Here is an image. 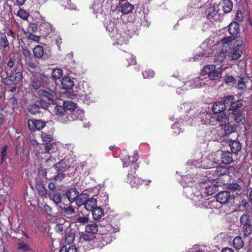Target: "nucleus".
Here are the masks:
<instances>
[{
	"mask_svg": "<svg viewBox=\"0 0 252 252\" xmlns=\"http://www.w3.org/2000/svg\"><path fill=\"white\" fill-rule=\"evenodd\" d=\"M56 114L59 116V120L62 123V119L65 120V118L67 117L68 114L65 111V108L63 104L62 106L57 105L54 109Z\"/></svg>",
	"mask_w": 252,
	"mask_h": 252,
	"instance_id": "2eb2a0df",
	"label": "nucleus"
},
{
	"mask_svg": "<svg viewBox=\"0 0 252 252\" xmlns=\"http://www.w3.org/2000/svg\"><path fill=\"white\" fill-rule=\"evenodd\" d=\"M221 162L228 164L233 161L232 153L229 152H222L221 154Z\"/></svg>",
	"mask_w": 252,
	"mask_h": 252,
	"instance_id": "4be33fe9",
	"label": "nucleus"
},
{
	"mask_svg": "<svg viewBox=\"0 0 252 252\" xmlns=\"http://www.w3.org/2000/svg\"><path fill=\"white\" fill-rule=\"evenodd\" d=\"M85 230L87 233H91L93 235L97 232L98 225L96 223L88 224L86 226Z\"/></svg>",
	"mask_w": 252,
	"mask_h": 252,
	"instance_id": "72a5a7b5",
	"label": "nucleus"
},
{
	"mask_svg": "<svg viewBox=\"0 0 252 252\" xmlns=\"http://www.w3.org/2000/svg\"><path fill=\"white\" fill-rule=\"evenodd\" d=\"M17 15L22 19L27 20L29 16V13L25 10L20 8L17 12Z\"/></svg>",
	"mask_w": 252,
	"mask_h": 252,
	"instance_id": "13d9d810",
	"label": "nucleus"
},
{
	"mask_svg": "<svg viewBox=\"0 0 252 252\" xmlns=\"http://www.w3.org/2000/svg\"><path fill=\"white\" fill-rule=\"evenodd\" d=\"M235 40L237 43H234V45L236 48L233 50V52L231 54V60H236L239 59L241 57L242 54V51L240 49V48L243 44L242 39L241 37L237 36Z\"/></svg>",
	"mask_w": 252,
	"mask_h": 252,
	"instance_id": "9d476101",
	"label": "nucleus"
},
{
	"mask_svg": "<svg viewBox=\"0 0 252 252\" xmlns=\"http://www.w3.org/2000/svg\"><path fill=\"white\" fill-rule=\"evenodd\" d=\"M56 81L44 73H41L38 78H34L32 80V86L35 90L41 87L46 88L51 87V90H56Z\"/></svg>",
	"mask_w": 252,
	"mask_h": 252,
	"instance_id": "f257e3e1",
	"label": "nucleus"
},
{
	"mask_svg": "<svg viewBox=\"0 0 252 252\" xmlns=\"http://www.w3.org/2000/svg\"><path fill=\"white\" fill-rule=\"evenodd\" d=\"M208 186V188L206 187V194L207 193L208 196L215 193L218 190V187L215 184H211Z\"/></svg>",
	"mask_w": 252,
	"mask_h": 252,
	"instance_id": "3c124183",
	"label": "nucleus"
},
{
	"mask_svg": "<svg viewBox=\"0 0 252 252\" xmlns=\"http://www.w3.org/2000/svg\"><path fill=\"white\" fill-rule=\"evenodd\" d=\"M63 75V70L61 68H55L52 70V78L54 80L60 78Z\"/></svg>",
	"mask_w": 252,
	"mask_h": 252,
	"instance_id": "de8ad7c7",
	"label": "nucleus"
},
{
	"mask_svg": "<svg viewBox=\"0 0 252 252\" xmlns=\"http://www.w3.org/2000/svg\"><path fill=\"white\" fill-rule=\"evenodd\" d=\"M96 238L92 234H82L80 236V240L82 241H91Z\"/></svg>",
	"mask_w": 252,
	"mask_h": 252,
	"instance_id": "6e6d98bb",
	"label": "nucleus"
},
{
	"mask_svg": "<svg viewBox=\"0 0 252 252\" xmlns=\"http://www.w3.org/2000/svg\"><path fill=\"white\" fill-rule=\"evenodd\" d=\"M205 85L204 78L197 77L194 79L189 80L188 81H185L184 84V87L187 90L192 89L194 88H201Z\"/></svg>",
	"mask_w": 252,
	"mask_h": 252,
	"instance_id": "6e6552de",
	"label": "nucleus"
},
{
	"mask_svg": "<svg viewBox=\"0 0 252 252\" xmlns=\"http://www.w3.org/2000/svg\"><path fill=\"white\" fill-rule=\"evenodd\" d=\"M39 29L44 36L48 35L52 31V25L48 22L42 23L40 25Z\"/></svg>",
	"mask_w": 252,
	"mask_h": 252,
	"instance_id": "412c9836",
	"label": "nucleus"
},
{
	"mask_svg": "<svg viewBox=\"0 0 252 252\" xmlns=\"http://www.w3.org/2000/svg\"><path fill=\"white\" fill-rule=\"evenodd\" d=\"M203 190V188L200 189L199 190L196 189L195 191L191 188L187 189L189 193H190L189 197L196 208H202L205 206V198L202 194Z\"/></svg>",
	"mask_w": 252,
	"mask_h": 252,
	"instance_id": "20e7f679",
	"label": "nucleus"
},
{
	"mask_svg": "<svg viewBox=\"0 0 252 252\" xmlns=\"http://www.w3.org/2000/svg\"><path fill=\"white\" fill-rule=\"evenodd\" d=\"M218 165V162L215 160L213 155L208 156L207 161H206V168L215 167Z\"/></svg>",
	"mask_w": 252,
	"mask_h": 252,
	"instance_id": "4c0bfd02",
	"label": "nucleus"
},
{
	"mask_svg": "<svg viewBox=\"0 0 252 252\" xmlns=\"http://www.w3.org/2000/svg\"><path fill=\"white\" fill-rule=\"evenodd\" d=\"M207 11H206V15L208 19L214 17L217 13L215 6H210L207 8Z\"/></svg>",
	"mask_w": 252,
	"mask_h": 252,
	"instance_id": "a18cd8bd",
	"label": "nucleus"
},
{
	"mask_svg": "<svg viewBox=\"0 0 252 252\" xmlns=\"http://www.w3.org/2000/svg\"><path fill=\"white\" fill-rule=\"evenodd\" d=\"M74 82L68 76L63 77L61 82L62 88L65 90L71 89L74 86Z\"/></svg>",
	"mask_w": 252,
	"mask_h": 252,
	"instance_id": "6ab92c4d",
	"label": "nucleus"
},
{
	"mask_svg": "<svg viewBox=\"0 0 252 252\" xmlns=\"http://www.w3.org/2000/svg\"><path fill=\"white\" fill-rule=\"evenodd\" d=\"M7 76L3 79L5 85H17L23 78V73L20 69L15 66L13 69H6Z\"/></svg>",
	"mask_w": 252,
	"mask_h": 252,
	"instance_id": "f03ea898",
	"label": "nucleus"
},
{
	"mask_svg": "<svg viewBox=\"0 0 252 252\" xmlns=\"http://www.w3.org/2000/svg\"><path fill=\"white\" fill-rule=\"evenodd\" d=\"M35 188L37 189L39 195L41 197H46L47 193V190L40 183H38L35 185Z\"/></svg>",
	"mask_w": 252,
	"mask_h": 252,
	"instance_id": "e433bc0d",
	"label": "nucleus"
},
{
	"mask_svg": "<svg viewBox=\"0 0 252 252\" xmlns=\"http://www.w3.org/2000/svg\"><path fill=\"white\" fill-rule=\"evenodd\" d=\"M9 42L4 32H0V51H6V48L9 46Z\"/></svg>",
	"mask_w": 252,
	"mask_h": 252,
	"instance_id": "aec40b11",
	"label": "nucleus"
},
{
	"mask_svg": "<svg viewBox=\"0 0 252 252\" xmlns=\"http://www.w3.org/2000/svg\"><path fill=\"white\" fill-rule=\"evenodd\" d=\"M49 197L53 200L56 204L60 203L62 201L61 194L58 191L55 193H48Z\"/></svg>",
	"mask_w": 252,
	"mask_h": 252,
	"instance_id": "58836bf2",
	"label": "nucleus"
},
{
	"mask_svg": "<svg viewBox=\"0 0 252 252\" xmlns=\"http://www.w3.org/2000/svg\"><path fill=\"white\" fill-rule=\"evenodd\" d=\"M57 172H63L65 170L69 168L68 161L65 159L61 160L54 166Z\"/></svg>",
	"mask_w": 252,
	"mask_h": 252,
	"instance_id": "a211bd4d",
	"label": "nucleus"
},
{
	"mask_svg": "<svg viewBox=\"0 0 252 252\" xmlns=\"http://www.w3.org/2000/svg\"><path fill=\"white\" fill-rule=\"evenodd\" d=\"M233 245L236 250H240L244 245V242L240 236H237L233 240Z\"/></svg>",
	"mask_w": 252,
	"mask_h": 252,
	"instance_id": "473e14b6",
	"label": "nucleus"
},
{
	"mask_svg": "<svg viewBox=\"0 0 252 252\" xmlns=\"http://www.w3.org/2000/svg\"><path fill=\"white\" fill-rule=\"evenodd\" d=\"M62 213L64 216H68L75 212V210L72 206L69 205L67 207H64L62 209Z\"/></svg>",
	"mask_w": 252,
	"mask_h": 252,
	"instance_id": "49530a36",
	"label": "nucleus"
},
{
	"mask_svg": "<svg viewBox=\"0 0 252 252\" xmlns=\"http://www.w3.org/2000/svg\"><path fill=\"white\" fill-rule=\"evenodd\" d=\"M63 104L65 108L66 113H67L68 116L65 118L66 119L65 120H63L62 121V123L66 124L68 122L77 120L79 118V115L78 112L75 110L76 108V104L71 101H64Z\"/></svg>",
	"mask_w": 252,
	"mask_h": 252,
	"instance_id": "7ed1b4c3",
	"label": "nucleus"
},
{
	"mask_svg": "<svg viewBox=\"0 0 252 252\" xmlns=\"http://www.w3.org/2000/svg\"><path fill=\"white\" fill-rule=\"evenodd\" d=\"M126 181L127 183L130 184L132 188H136L137 189L144 186H147L149 185V183L151 182V181H145L137 177V176H135L129 180H126Z\"/></svg>",
	"mask_w": 252,
	"mask_h": 252,
	"instance_id": "9b49d317",
	"label": "nucleus"
},
{
	"mask_svg": "<svg viewBox=\"0 0 252 252\" xmlns=\"http://www.w3.org/2000/svg\"><path fill=\"white\" fill-rule=\"evenodd\" d=\"M142 75L144 78L150 79L155 76V72L151 69H148L142 72Z\"/></svg>",
	"mask_w": 252,
	"mask_h": 252,
	"instance_id": "4d7b16f0",
	"label": "nucleus"
},
{
	"mask_svg": "<svg viewBox=\"0 0 252 252\" xmlns=\"http://www.w3.org/2000/svg\"><path fill=\"white\" fill-rule=\"evenodd\" d=\"M41 137L43 142V144L45 143H51L53 141V137L50 134L42 132Z\"/></svg>",
	"mask_w": 252,
	"mask_h": 252,
	"instance_id": "09e8293b",
	"label": "nucleus"
},
{
	"mask_svg": "<svg viewBox=\"0 0 252 252\" xmlns=\"http://www.w3.org/2000/svg\"><path fill=\"white\" fill-rule=\"evenodd\" d=\"M139 167V165L136 162H133L130 166V170L128 171L127 175L126 180H129L130 179L136 176V171Z\"/></svg>",
	"mask_w": 252,
	"mask_h": 252,
	"instance_id": "b1692460",
	"label": "nucleus"
},
{
	"mask_svg": "<svg viewBox=\"0 0 252 252\" xmlns=\"http://www.w3.org/2000/svg\"><path fill=\"white\" fill-rule=\"evenodd\" d=\"M36 102L38 105H39V109L42 108L44 109H47L50 105V103L47 102L46 100H44L43 99H41L39 100H36Z\"/></svg>",
	"mask_w": 252,
	"mask_h": 252,
	"instance_id": "bf43d9fd",
	"label": "nucleus"
},
{
	"mask_svg": "<svg viewBox=\"0 0 252 252\" xmlns=\"http://www.w3.org/2000/svg\"><path fill=\"white\" fill-rule=\"evenodd\" d=\"M213 117L216 118V121L218 122L220 126H223L225 123L228 121L227 117L222 113L219 114H215Z\"/></svg>",
	"mask_w": 252,
	"mask_h": 252,
	"instance_id": "cd10ccee",
	"label": "nucleus"
},
{
	"mask_svg": "<svg viewBox=\"0 0 252 252\" xmlns=\"http://www.w3.org/2000/svg\"><path fill=\"white\" fill-rule=\"evenodd\" d=\"M123 162V167L130 166L133 162H137L138 159V153H134L133 156H129L125 153H123L121 156Z\"/></svg>",
	"mask_w": 252,
	"mask_h": 252,
	"instance_id": "f8f14e48",
	"label": "nucleus"
},
{
	"mask_svg": "<svg viewBox=\"0 0 252 252\" xmlns=\"http://www.w3.org/2000/svg\"><path fill=\"white\" fill-rule=\"evenodd\" d=\"M228 30L231 35H237L239 32V25L237 22H232L228 26Z\"/></svg>",
	"mask_w": 252,
	"mask_h": 252,
	"instance_id": "5701e85b",
	"label": "nucleus"
},
{
	"mask_svg": "<svg viewBox=\"0 0 252 252\" xmlns=\"http://www.w3.org/2000/svg\"><path fill=\"white\" fill-rule=\"evenodd\" d=\"M227 188L233 191H240L241 189V186L237 183H231L227 186Z\"/></svg>",
	"mask_w": 252,
	"mask_h": 252,
	"instance_id": "052dcab7",
	"label": "nucleus"
},
{
	"mask_svg": "<svg viewBox=\"0 0 252 252\" xmlns=\"http://www.w3.org/2000/svg\"><path fill=\"white\" fill-rule=\"evenodd\" d=\"M216 199L220 205L232 204L234 202V197L228 191H222L216 195Z\"/></svg>",
	"mask_w": 252,
	"mask_h": 252,
	"instance_id": "0eeeda50",
	"label": "nucleus"
},
{
	"mask_svg": "<svg viewBox=\"0 0 252 252\" xmlns=\"http://www.w3.org/2000/svg\"><path fill=\"white\" fill-rule=\"evenodd\" d=\"M89 195L87 193H81L79 194V195L77 197L75 203L77 206L80 207L82 205H84L86 200H87Z\"/></svg>",
	"mask_w": 252,
	"mask_h": 252,
	"instance_id": "7c9ffc66",
	"label": "nucleus"
},
{
	"mask_svg": "<svg viewBox=\"0 0 252 252\" xmlns=\"http://www.w3.org/2000/svg\"><path fill=\"white\" fill-rule=\"evenodd\" d=\"M250 216L248 214H243L240 218V221L241 226H245L246 225L252 224Z\"/></svg>",
	"mask_w": 252,
	"mask_h": 252,
	"instance_id": "c9c22d12",
	"label": "nucleus"
},
{
	"mask_svg": "<svg viewBox=\"0 0 252 252\" xmlns=\"http://www.w3.org/2000/svg\"><path fill=\"white\" fill-rule=\"evenodd\" d=\"M46 125V122L41 120L32 119L28 121V127L32 131L40 130L43 129Z\"/></svg>",
	"mask_w": 252,
	"mask_h": 252,
	"instance_id": "1a4fd4ad",
	"label": "nucleus"
},
{
	"mask_svg": "<svg viewBox=\"0 0 252 252\" xmlns=\"http://www.w3.org/2000/svg\"><path fill=\"white\" fill-rule=\"evenodd\" d=\"M44 146V150H45V153L50 154L53 152L52 150L54 149V147L56 145L55 142H52L51 143H45L43 144Z\"/></svg>",
	"mask_w": 252,
	"mask_h": 252,
	"instance_id": "37998d69",
	"label": "nucleus"
},
{
	"mask_svg": "<svg viewBox=\"0 0 252 252\" xmlns=\"http://www.w3.org/2000/svg\"><path fill=\"white\" fill-rule=\"evenodd\" d=\"M50 88H47L49 90V91H47L43 89L39 90L38 92V95L44 98H46L49 101L53 102L54 100H55V96L56 93H55L56 90H51Z\"/></svg>",
	"mask_w": 252,
	"mask_h": 252,
	"instance_id": "4468645a",
	"label": "nucleus"
},
{
	"mask_svg": "<svg viewBox=\"0 0 252 252\" xmlns=\"http://www.w3.org/2000/svg\"><path fill=\"white\" fill-rule=\"evenodd\" d=\"M25 62L32 69H35L37 67L38 64V63L35 60V58L32 57L26 59Z\"/></svg>",
	"mask_w": 252,
	"mask_h": 252,
	"instance_id": "a19ab883",
	"label": "nucleus"
},
{
	"mask_svg": "<svg viewBox=\"0 0 252 252\" xmlns=\"http://www.w3.org/2000/svg\"><path fill=\"white\" fill-rule=\"evenodd\" d=\"M133 8V5L129 2H125L122 6L121 11L123 14H127L132 12Z\"/></svg>",
	"mask_w": 252,
	"mask_h": 252,
	"instance_id": "ea45409f",
	"label": "nucleus"
},
{
	"mask_svg": "<svg viewBox=\"0 0 252 252\" xmlns=\"http://www.w3.org/2000/svg\"><path fill=\"white\" fill-rule=\"evenodd\" d=\"M236 38H233L232 40V37L231 36H228L223 38L221 39V43L223 44H226L230 43V42H232L233 44L237 43V42L235 40Z\"/></svg>",
	"mask_w": 252,
	"mask_h": 252,
	"instance_id": "69168bd1",
	"label": "nucleus"
},
{
	"mask_svg": "<svg viewBox=\"0 0 252 252\" xmlns=\"http://www.w3.org/2000/svg\"><path fill=\"white\" fill-rule=\"evenodd\" d=\"M44 209L46 213L50 216L55 217L56 213L54 212L53 208L47 204L44 206Z\"/></svg>",
	"mask_w": 252,
	"mask_h": 252,
	"instance_id": "680f3d73",
	"label": "nucleus"
},
{
	"mask_svg": "<svg viewBox=\"0 0 252 252\" xmlns=\"http://www.w3.org/2000/svg\"><path fill=\"white\" fill-rule=\"evenodd\" d=\"M93 219L99 220L104 214L103 210L99 207H95L92 211Z\"/></svg>",
	"mask_w": 252,
	"mask_h": 252,
	"instance_id": "c756f323",
	"label": "nucleus"
},
{
	"mask_svg": "<svg viewBox=\"0 0 252 252\" xmlns=\"http://www.w3.org/2000/svg\"><path fill=\"white\" fill-rule=\"evenodd\" d=\"M205 54V50L201 47H199L196 50V55L193 58V61H196L199 59V58H202Z\"/></svg>",
	"mask_w": 252,
	"mask_h": 252,
	"instance_id": "864d4df0",
	"label": "nucleus"
},
{
	"mask_svg": "<svg viewBox=\"0 0 252 252\" xmlns=\"http://www.w3.org/2000/svg\"><path fill=\"white\" fill-rule=\"evenodd\" d=\"M28 111L32 114H36L40 112V109L39 108V105L37 104L36 101L33 104L29 106L28 108Z\"/></svg>",
	"mask_w": 252,
	"mask_h": 252,
	"instance_id": "8fccbe9b",
	"label": "nucleus"
},
{
	"mask_svg": "<svg viewBox=\"0 0 252 252\" xmlns=\"http://www.w3.org/2000/svg\"><path fill=\"white\" fill-rule=\"evenodd\" d=\"M7 149L8 146L7 145H5L2 148L0 153V164L1 165L3 164L5 161V158L7 153Z\"/></svg>",
	"mask_w": 252,
	"mask_h": 252,
	"instance_id": "5fc2aeb1",
	"label": "nucleus"
},
{
	"mask_svg": "<svg viewBox=\"0 0 252 252\" xmlns=\"http://www.w3.org/2000/svg\"><path fill=\"white\" fill-rule=\"evenodd\" d=\"M133 28V23L129 24L127 26L122 25L121 29L118 30L119 38H121L122 41H126L131 38L135 33Z\"/></svg>",
	"mask_w": 252,
	"mask_h": 252,
	"instance_id": "39448f33",
	"label": "nucleus"
},
{
	"mask_svg": "<svg viewBox=\"0 0 252 252\" xmlns=\"http://www.w3.org/2000/svg\"><path fill=\"white\" fill-rule=\"evenodd\" d=\"M18 248L21 249L24 251H27L30 250L31 248L30 246L23 242H20L18 243Z\"/></svg>",
	"mask_w": 252,
	"mask_h": 252,
	"instance_id": "338daca9",
	"label": "nucleus"
},
{
	"mask_svg": "<svg viewBox=\"0 0 252 252\" xmlns=\"http://www.w3.org/2000/svg\"><path fill=\"white\" fill-rule=\"evenodd\" d=\"M79 191L75 188H71L67 189L65 192V195L69 201L72 203L75 201L79 195Z\"/></svg>",
	"mask_w": 252,
	"mask_h": 252,
	"instance_id": "dca6fc26",
	"label": "nucleus"
},
{
	"mask_svg": "<svg viewBox=\"0 0 252 252\" xmlns=\"http://www.w3.org/2000/svg\"><path fill=\"white\" fill-rule=\"evenodd\" d=\"M105 227L108 232L101 234L98 238V241L97 246L99 248H102L108 244L110 243L112 241V236L111 234L117 232L116 229L111 230V227L110 224H107Z\"/></svg>",
	"mask_w": 252,
	"mask_h": 252,
	"instance_id": "423d86ee",
	"label": "nucleus"
},
{
	"mask_svg": "<svg viewBox=\"0 0 252 252\" xmlns=\"http://www.w3.org/2000/svg\"><path fill=\"white\" fill-rule=\"evenodd\" d=\"M229 146L231 150V153L234 154H237L242 148L240 142L236 140H233L230 142Z\"/></svg>",
	"mask_w": 252,
	"mask_h": 252,
	"instance_id": "bb28decb",
	"label": "nucleus"
},
{
	"mask_svg": "<svg viewBox=\"0 0 252 252\" xmlns=\"http://www.w3.org/2000/svg\"><path fill=\"white\" fill-rule=\"evenodd\" d=\"M122 24L116 26L114 21H109L107 23L106 29L110 33L109 35L111 37H115L117 39H119V34L118 33L119 29H121Z\"/></svg>",
	"mask_w": 252,
	"mask_h": 252,
	"instance_id": "ddd939ff",
	"label": "nucleus"
},
{
	"mask_svg": "<svg viewBox=\"0 0 252 252\" xmlns=\"http://www.w3.org/2000/svg\"><path fill=\"white\" fill-rule=\"evenodd\" d=\"M207 108L209 110L211 108L213 112L214 113V115L218 114V113H220L225 110L224 105L223 104H221V101L217 102L213 105L209 104Z\"/></svg>",
	"mask_w": 252,
	"mask_h": 252,
	"instance_id": "f3484780",
	"label": "nucleus"
},
{
	"mask_svg": "<svg viewBox=\"0 0 252 252\" xmlns=\"http://www.w3.org/2000/svg\"><path fill=\"white\" fill-rule=\"evenodd\" d=\"M233 119L236 123H239L244 119L243 115L239 113H234L233 115Z\"/></svg>",
	"mask_w": 252,
	"mask_h": 252,
	"instance_id": "0e129e2a",
	"label": "nucleus"
},
{
	"mask_svg": "<svg viewBox=\"0 0 252 252\" xmlns=\"http://www.w3.org/2000/svg\"><path fill=\"white\" fill-rule=\"evenodd\" d=\"M22 54L24 56L25 61L32 57V54L30 50L27 49L23 48L22 50Z\"/></svg>",
	"mask_w": 252,
	"mask_h": 252,
	"instance_id": "774afa93",
	"label": "nucleus"
},
{
	"mask_svg": "<svg viewBox=\"0 0 252 252\" xmlns=\"http://www.w3.org/2000/svg\"><path fill=\"white\" fill-rule=\"evenodd\" d=\"M220 74L218 71H213L209 73L208 76L209 79L214 80L219 78L220 77Z\"/></svg>",
	"mask_w": 252,
	"mask_h": 252,
	"instance_id": "e2e57ef3",
	"label": "nucleus"
},
{
	"mask_svg": "<svg viewBox=\"0 0 252 252\" xmlns=\"http://www.w3.org/2000/svg\"><path fill=\"white\" fill-rule=\"evenodd\" d=\"M242 227L243 228L244 237H247L251 235L252 233V224L246 225Z\"/></svg>",
	"mask_w": 252,
	"mask_h": 252,
	"instance_id": "603ef678",
	"label": "nucleus"
},
{
	"mask_svg": "<svg viewBox=\"0 0 252 252\" xmlns=\"http://www.w3.org/2000/svg\"><path fill=\"white\" fill-rule=\"evenodd\" d=\"M33 54L35 58L41 59L46 54L44 49L41 45H36L33 49Z\"/></svg>",
	"mask_w": 252,
	"mask_h": 252,
	"instance_id": "393cba45",
	"label": "nucleus"
},
{
	"mask_svg": "<svg viewBox=\"0 0 252 252\" xmlns=\"http://www.w3.org/2000/svg\"><path fill=\"white\" fill-rule=\"evenodd\" d=\"M243 101L240 100L237 101L236 102L233 101L231 106L229 107V110L236 113L238 110L240 109L241 107L243 106Z\"/></svg>",
	"mask_w": 252,
	"mask_h": 252,
	"instance_id": "c03bdc74",
	"label": "nucleus"
},
{
	"mask_svg": "<svg viewBox=\"0 0 252 252\" xmlns=\"http://www.w3.org/2000/svg\"><path fill=\"white\" fill-rule=\"evenodd\" d=\"M221 207V205L217 201V199H213L211 201H209L208 203L207 206H206V209H218Z\"/></svg>",
	"mask_w": 252,
	"mask_h": 252,
	"instance_id": "79ce46f5",
	"label": "nucleus"
},
{
	"mask_svg": "<svg viewBox=\"0 0 252 252\" xmlns=\"http://www.w3.org/2000/svg\"><path fill=\"white\" fill-rule=\"evenodd\" d=\"M220 129L223 131L221 134L222 135H228L234 132L235 130V128L231 126L228 122L225 123L223 126H221Z\"/></svg>",
	"mask_w": 252,
	"mask_h": 252,
	"instance_id": "c85d7f7f",
	"label": "nucleus"
},
{
	"mask_svg": "<svg viewBox=\"0 0 252 252\" xmlns=\"http://www.w3.org/2000/svg\"><path fill=\"white\" fill-rule=\"evenodd\" d=\"M222 6L224 13H229L232 10L233 2L231 0H222Z\"/></svg>",
	"mask_w": 252,
	"mask_h": 252,
	"instance_id": "2f4dec72",
	"label": "nucleus"
},
{
	"mask_svg": "<svg viewBox=\"0 0 252 252\" xmlns=\"http://www.w3.org/2000/svg\"><path fill=\"white\" fill-rule=\"evenodd\" d=\"M235 98L232 95H228L226 96H224L223 98V101H221V104H223L224 105V109L230 106H231Z\"/></svg>",
	"mask_w": 252,
	"mask_h": 252,
	"instance_id": "f704fd0d",
	"label": "nucleus"
},
{
	"mask_svg": "<svg viewBox=\"0 0 252 252\" xmlns=\"http://www.w3.org/2000/svg\"><path fill=\"white\" fill-rule=\"evenodd\" d=\"M96 199L93 197L90 198L88 196L87 200H86L84 205V207L87 211H92L96 206Z\"/></svg>",
	"mask_w": 252,
	"mask_h": 252,
	"instance_id": "a878e982",
	"label": "nucleus"
}]
</instances>
